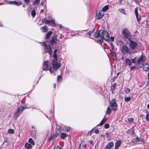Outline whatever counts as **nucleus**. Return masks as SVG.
<instances>
[{
  "mask_svg": "<svg viewBox=\"0 0 149 149\" xmlns=\"http://www.w3.org/2000/svg\"><path fill=\"white\" fill-rule=\"evenodd\" d=\"M131 141H132V142H133V143H134V142H135V139H132V140Z\"/></svg>",
  "mask_w": 149,
  "mask_h": 149,
  "instance_id": "58",
  "label": "nucleus"
},
{
  "mask_svg": "<svg viewBox=\"0 0 149 149\" xmlns=\"http://www.w3.org/2000/svg\"><path fill=\"white\" fill-rule=\"evenodd\" d=\"M57 40V39L56 37L54 36L53 37L51 40H50V43L52 45H53L54 43H55L56 42V41Z\"/></svg>",
  "mask_w": 149,
  "mask_h": 149,
  "instance_id": "16",
  "label": "nucleus"
},
{
  "mask_svg": "<svg viewBox=\"0 0 149 149\" xmlns=\"http://www.w3.org/2000/svg\"><path fill=\"white\" fill-rule=\"evenodd\" d=\"M28 141L33 145H35V142L31 138H29V139Z\"/></svg>",
  "mask_w": 149,
  "mask_h": 149,
  "instance_id": "31",
  "label": "nucleus"
},
{
  "mask_svg": "<svg viewBox=\"0 0 149 149\" xmlns=\"http://www.w3.org/2000/svg\"><path fill=\"white\" fill-rule=\"evenodd\" d=\"M40 0H35L34 1L33 5H34V4H36V5L39 4L40 3Z\"/></svg>",
  "mask_w": 149,
  "mask_h": 149,
  "instance_id": "37",
  "label": "nucleus"
},
{
  "mask_svg": "<svg viewBox=\"0 0 149 149\" xmlns=\"http://www.w3.org/2000/svg\"><path fill=\"white\" fill-rule=\"evenodd\" d=\"M7 142V140H5L4 141V142H3V143H6Z\"/></svg>",
  "mask_w": 149,
  "mask_h": 149,
  "instance_id": "59",
  "label": "nucleus"
},
{
  "mask_svg": "<svg viewBox=\"0 0 149 149\" xmlns=\"http://www.w3.org/2000/svg\"><path fill=\"white\" fill-rule=\"evenodd\" d=\"M54 88H55V87L56 86V84H54Z\"/></svg>",
  "mask_w": 149,
  "mask_h": 149,
  "instance_id": "61",
  "label": "nucleus"
},
{
  "mask_svg": "<svg viewBox=\"0 0 149 149\" xmlns=\"http://www.w3.org/2000/svg\"><path fill=\"white\" fill-rule=\"evenodd\" d=\"M121 144V142L120 141H117L115 143V149H117L119 147Z\"/></svg>",
  "mask_w": 149,
  "mask_h": 149,
  "instance_id": "21",
  "label": "nucleus"
},
{
  "mask_svg": "<svg viewBox=\"0 0 149 149\" xmlns=\"http://www.w3.org/2000/svg\"><path fill=\"white\" fill-rule=\"evenodd\" d=\"M52 33V31H49L47 33L46 36V38L47 39H49Z\"/></svg>",
  "mask_w": 149,
  "mask_h": 149,
  "instance_id": "23",
  "label": "nucleus"
},
{
  "mask_svg": "<svg viewBox=\"0 0 149 149\" xmlns=\"http://www.w3.org/2000/svg\"><path fill=\"white\" fill-rule=\"evenodd\" d=\"M135 68V66H132L130 68V70H132L133 69H134Z\"/></svg>",
  "mask_w": 149,
  "mask_h": 149,
  "instance_id": "54",
  "label": "nucleus"
},
{
  "mask_svg": "<svg viewBox=\"0 0 149 149\" xmlns=\"http://www.w3.org/2000/svg\"><path fill=\"white\" fill-rule=\"evenodd\" d=\"M111 40L112 42H113L114 41V37H111Z\"/></svg>",
  "mask_w": 149,
  "mask_h": 149,
  "instance_id": "56",
  "label": "nucleus"
},
{
  "mask_svg": "<svg viewBox=\"0 0 149 149\" xmlns=\"http://www.w3.org/2000/svg\"><path fill=\"white\" fill-rule=\"evenodd\" d=\"M140 139L138 137H137L135 139V142H138L140 140Z\"/></svg>",
  "mask_w": 149,
  "mask_h": 149,
  "instance_id": "46",
  "label": "nucleus"
},
{
  "mask_svg": "<svg viewBox=\"0 0 149 149\" xmlns=\"http://www.w3.org/2000/svg\"><path fill=\"white\" fill-rule=\"evenodd\" d=\"M42 11H43V10L42 9L41 10V12H42Z\"/></svg>",
  "mask_w": 149,
  "mask_h": 149,
  "instance_id": "64",
  "label": "nucleus"
},
{
  "mask_svg": "<svg viewBox=\"0 0 149 149\" xmlns=\"http://www.w3.org/2000/svg\"><path fill=\"white\" fill-rule=\"evenodd\" d=\"M8 133L10 134H13L14 133V130L13 129H10L8 130Z\"/></svg>",
  "mask_w": 149,
  "mask_h": 149,
  "instance_id": "34",
  "label": "nucleus"
},
{
  "mask_svg": "<svg viewBox=\"0 0 149 149\" xmlns=\"http://www.w3.org/2000/svg\"><path fill=\"white\" fill-rule=\"evenodd\" d=\"M57 51V49H55L54 50V54L53 55V57L54 58H57V56L56 54V53Z\"/></svg>",
  "mask_w": 149,
  "mask_h": 149,
  "instance_id": "36",
  "label": "nucleus"
},
{
  "mask_svg": "<svg viewBox=\"0 0 149 149\" xmlns=\"http://www.w3.org/2000/svg\"><path fill=\"white\" fill-rule=\"evenodd\" d=\"M25 146L26 148L29 149H31L32 147L30 144L28 143H27L25 144Z\"/></svg>",
  "mask_w": 149,
  "mask_h": 149,
  "instance_id": "25",
  "label": "nucleus"
},
{
  "mask_svg": "<svg viewBox=\"0 0 149 149\" xmlns=\"http://www.w3.org/2000/svg\"><path fill=\"white\" fill-rule=\"evenodd\" d=\"M94 36L95 38H97L100 42L102 41L103 39L108 42L110 41L108 33L103 30L96 31L94 34Z\"/></svg>",
  "mask_w": 149,
  "mask_h": 149,
  "instance_id": "1",
  "label": "nucleus"
},
{
  "mask_svg": "<svg viewBox=\"0 0 149 149\" xmlns=\"http://www.w3.org/2000/svg\"><path fill=\"white\" fill-rule=\"evenodd\" d=\"M43 46L44 48L45 52H47L49 53V54L51 55L52 53V50L50 45H47L45 42L43 44Z\"/></svg>",
  "mask_w": 149,
  "mask_h": 149,
  "instance_id": "7",
  "label": "nucleus"
},
{
  "mask_svg": "<svg viewBox=\"0 0 149 149\" xmlns=\"http://www.w3.org/2000/svg\"><path fill=\"white\" fill-rule=\"evenodd\" d=\"M57 58H54L53 60L52 65L54 69L55 70L58 69L61 67V64L60 63H58L57 61Z\"/></svg>",
  "mask_w": 149,
  "mask_h": 149,
  "instance_id": "6",
  "label": "nucleus"
},
{
  "mask_svg": "<svg viewBox=\"0 0 149 149\" xmlns=\"http://www.w3.org/2000/svg\"><path fill=\"white\" fill-rule=\"evenodd\" d=\"M114 143L113 142L109 143L105 147L104 149H111L113 146Z\"/></svg>",
  "mask_w": 149,
  "mask_h": 149,
  "instance_id": "14",
  "label": "nucleus"
},
{
  "mask_svg": "<svg viewBox=\"0 0 149 149\" xmlns=\"http://www.w3.org/2000/svg\"><path fill=\"white\" fill-rule=\"evenodd\" d=\"M44 21L45 24H48L49 25H50L53 26H57L59 27L60 29H61V26L60 25H58L57 26L56 24L54 19H52L51 20H49L47 19H44Z\"/></svg>",
  "mask_w": 149,
  "mask_h": 149,
  "instance_id": "5",
  "label": "nucleus"
},
{
  "mask_svg": "<svg viewBox=\"0 0 149 149\" xmlns=\"http://www.w3.org/2000/svg\"><path fill=\"white\" fill-rule=\"evenodd\" d=\"M135 14L136 16V17L137 21L139 23L141 18L140 17H139V18L138 17V11H137V8H136L135 10Z\"/></svg>",
  "mask_w": 149,
  "mask_h": 149,
  "instance_id": "17",
  "label": "nucleus"
},
{
  "mask_svg": "<svg viewBox=\"0 0 149 149\" xmlns=\"http://www.w3.org/2000/svg\"><path fill=\"white\" fill-rule=\"evenodd\" d=\"M49 72L51 74H52L53 75H55V73L54 72V71H52V68L50 67L49 68Z\"/></svg>",
  "mask_w": 149,
  "mask_h": 149,
  "instance_id": "38",
  "label": "nucleus"
},
{
  "mask_svg": "<svg viewBox=\"0 0 149 149\" xmlns=\"http://www.w3.org/2000/svg\"><path fill=\"white\" fill-rule=\"evenodd\" d=\"M8 4H14L17 6L20 5L22 3V2L20 1H19L17 2L15 1H9L8 2Z\"/></svg>",
  "mask_w": 149,
  "mask_h": 149,
  "instance_id": "11",
  "label": "nucleus"
},
{
  "mask_svg": "<svg viewBox=\"0 0 149 149\" xmlns=\"http://www.w3.org/2000/svg\"><path fill=\"white\" fill-rule=\"evenodd\" d=\"M94 130L92 129L90 131H89V132L91 133H91H93L94 131Z\"/></svg>",
  "mask_w": 149,
  "mask_h": 149,
  "instance_id": "55",
  "label": "nucleus"
},
{
  "mask_svg": "<svg viewBox=\"0 0 149 149\" xmlns=\"http://www.w3.org/2000/svg\"><path fill=\"white\" fill-rule=\"evenodd\" d=\"M50 113H52V110H50Z\"/></svg>",
  "mask_w": 149,
  "mask_h": 149,
  "instance_id": "63",
  "label": "nucleus"
},
{
  "mask_svg": "<svg viewBox=\"0 0 149 149\" xmlns=\"http://www.w3.org/2000/svg\"><path fill=\"white\" fill-rule=\"evenodd\" d=\"M36 134V131L35 130H32L31 133V136L33 138L35 137Z\"/></svg>",
  "mask_w": 149,
  "mask_h": 149,
  "instance_id": "27",
  "label": "nucleus"
},
{
  "mask_svg": "<svg viewBox=\"0 0 149 149\" xmlns=\"http://www.w3.org/2000/svg\"><path fill=\"white\" fill-rule=\"evenodd\" d=\"M145 118L147 121H149V115L148 113H147Z\"/></svg>",
  "mask_w": 149,
  "mask_h": 149,
  "instance_id": "42",
  "label": "nucleus"
},
{
  "mask_svg": "<svg viewBox=\"0 0 149 149\" xmlns=\"http://www.w3.org/2000/svg\"><path fill=\"white\" fill-rule=\"evenodd\" d=\"M131 99V98L130 97H125L124 98V100L126 102H128Z\"/></svg>",
  "mask_w": 149,
  "mask_h": 149,
  "instance_id": "30",
  "label": "nucleus"
},
{
  "mask_svg": "<svg viewBox=\"0 0 149 149\" xmlns=\"http://www.w3.org/2000/svg\"><path fill=\"white\" fill-rule=\"evenodd\" d=\"M145 56L143 55H141L137 60V63L139 65L142 64L145 60Z\"/></svg>",
  "mask_w": 149,
  "mask_h": 149,
  "instance_id": "12",
  "label": "nucleus"
},
{
  "mask_svg": "<svg viewBox=\"0 0 149 149\" xmlns=\"http://www.w3.org/2000/svg\"><path fill=\"white\" fill-rule=\"evenodd\" d=\"M133 120V119L132 118H129L128 119V120L129 122H132Z\"/></svg>",
  "mask_w": 149,
  "mask_h": 149,
  "instance_id": "48",
  "label": "nucleus"
},
{
  "mask_svg": "<svg viewBox=\"0 0 149 149\" xmlns=\"http://www.w3.org/2000/svg\"><path fill=\"white\" fill-rule=\"evenodd\" d=\"M56 149H63V148L59 146H57L56 147Z\"/></svg>",
  "mask_w": 149,
  "mask_h": 149,
  "instance_id": "52",
  "label": "nucleus"
},
{
  "mask_svg": "<svg viewBox=\"0 0 149 149\" xmlns=\"http://www.w3.org/2000/svg\"><path fill=\"white\" fill-rule=\"evenodd\" d=\"M122 33L123 34L125 38L130 39V33L129 31L127 28H125L123 29L122 31Z\"/></svg>",
  "mask_w": 149,
  "mask_h": 149,
  "instance_id": "9",
  "label": "nucleus"
},
{
  "mask_svg": "<svg viewBox=\"0 0 149 149\" xmlns=\"http://www.w3.org/2000/svg\"><path fill=\"white\" fill-rule=\"evenodd\" d=\"M121 58L123 61L124 60V57L123 56H122L121 57Z\"/></svg>",
  "mask_w": 149,
  "mask_h": 149,
  "instance_id": "60",
  "label": "nucleus"
},
{
  "mask_svg": "<svg viewBox=\"0 0 149 149\" xmlns=\"http://www.w3.org/2000/svg\"><path fill=\"white\" fill-rule=\"evenodd\" d=\"M26 106L27 105L25 104L21 105L19 108H18L17 111L14 114V118L16 119L23 112V111L24 109L26 108H26Z\"/></svg>",
  "mask_w": 149,
  "mask_h": 149,
  "instance_id": "2",
  "label": "nucleus"
},
{
  "mask_svg": "<svg viewBox=\"0 0 149 149\" xmlns=\"http://www.w3.org/2000/svg\"><path fill=\"white\" fill-rule=\"evenodd\" d=\"M143 69L145 71H147L149 70V65L147 63L145 64L143 66Z\"/></svg>",
  "mask_w": 149,
  "mask_h": 149,
  "instance_id": "20",
  "label": "nucleus"
},
{
  "mask_svg": "<svg viewBox=\"0 0 149 149\" xmlns=\"http://www.w3.org/2000/svg\"><path fill=\"white\" fill-rule=\"evenodd\" d=\"M86 147V145L83 143V142L81 141L79 149H85Z\"/></svg>",
  "mask_w": 149,
  "mask_h": 149,
  "instance_id": "18",
  "label": "nucleus"
},
{
  "mask_svg": "<svg viewBox=\"0 0 149 149\" xmlns=\"http://www.w3.org/2000/svg\"><path fill=\"white\" fill-rule=\"evenodd\" d=\"M110 45H111V48L113 49V48H114V45H113V44L112 43H110Z\"/></svg>",
  "mask_w": 149,
  "mask_h": 149,
  "instance_id": "51",
  "label": "nucleus"
},
{
  "mask_svg": "<svg viewBox=\"0 0 149 149\" xmlns=\"http://www.w3.org/2000/svg\"><path fill=\"white\" fill-rule=\"evenodd\" d=\"M45 3H46V1L45 0L42 1L41 2V4L42 6L45 4Z\"/></svg>",
  "mask_w": 149,
  "mask_h": 149,
  "instance_id": "49",
  "label": "nucleus"
},
{
  "mask_svg": "<svg viewBox=\"0 0 149 149\" xmlns=\"http://www.w3.org/2000/svg\"><path fill=\"white\" fill-rule=\"evenodd\" d=\"M148 81L149 82V71L148 73Z\"/></svg>",
  "mask_w": 149,
  "mask_h": 149,
  "instance_id": "57",
  "label": "nucleus"
},
{
  "mask_svg": "<svg viewBox=\"0 0 149 149\" xmlns=\"http://www.w3.org/2000/svg\"><path fill=\"white\" fill-rule=\"evenodd\" d=\"M47 27L46 26H44L40 28V29L43 32H45L47 31Z\"/></svg>",
  "mask_w": 149,
  "mask_h": 149,
  "instance_id": "19",
  "label": "nucleus"
},
{
  "mask_svg": "<svg viewBox=\"0 0 149 149\" xmlns=\"http://www.w3.org/2000/svg\"><path fill=\"white\" fill-rule=\"evenodd\" d=\"M99 131L98 130V129H97L95 130V133L96 134H98L99 133Z\"/></svg>",
  "mask_w": 149,
  "mask_h": 149,
  "instance_id": "50",
  "label": "nucleus"
},
{
  "mask_svg": "<svg viewBox=\"0 0 149 149\" xmlns=\"http://www.w3.org/2000/svg\"><path fill=\"white\" fill-rule=\"evenodd\" d=\"M121 51L123 54L128 53L130 54H133L136 52V51H133L131 50L127 45H124L122 46Z\"/></svg>",
  "mask_w": 149,
  "mask_h": 149,
  "instance_id": "4",
  "label": "nucleus"
},
{
  "mask_svg": "<svg viewBox=\"0 0 149 149\" xmlns=\"http://www.w3.org/2000/svg\"><path fill=\"white\" fill-rule=\"evenodd\" d=\"M119 12H120V13H123L124 14H125V9L121 8V9H119Z\"/></svg>",
  "mask_w": 149,
  "mask_h": 149,
  "instance_id": "40",
  "label": "nucleus"
},
{
  "mask_svg": "<svg viewBox=\"0 0 149 149\" xmlns=\"http://www.w3.org/2000/svg\"><path fill=\"white\" fill-rule=\"evenodd\" d=\"M104 128L106 129H108L109 128V125L108 124H106L104 125Z\"/></svg>",
  "mask_w": 149,
  "mask_h": 149,
  "instance_id": "45",
  "label": "nucleus"
},
{
  "mask_svg": "<svg viewBox=\"0 0 149 149\" xmlns=\"http://www.w3.org/2000/svg\"><path fill=\"white\" fill-rule=\"evenodd\" d=\"M30 1V0H24V2L26 4H27L28 5V3Z\"/></svg>",
  "mask_w": 149,
  "mask_h": 149,
  "instance_id": "47",
  "label": "nucleus"
},
{
  "mask_svg": "<svg viewBox=\"0 0 149 149\" xmlns=\"http://www.w3.org/2000/svg\"><path fill=\"white\" fill-rule=\"evenodd\" d=\"M48 61H45L43 63L42 69L43 70H49Z\"/></svg>",
  "mask_w": 149,
  "mask_h": 149,
  "instance_id": "13",
  "label": "nucleus"
},
{
  "mask_svg": "<svg viewBox=\"0 0 149 149\" xmlns=\"http://www.w3.org/2000/svg\"><path fill=\"white\" fill-rule=\"evenodd\" d=\"M23 7H25V5H23Z\"/></svg>",
  "mask_w": 149,
  "mask_h": 149,
  "instance_id": "62",
  "label": "nucleus"
},
{
  "mask_svg": "<svg viewBox=\"0 0 149 149\" xmlns=\"http://www.w3.org/2000/svg\"><path fill=\"white\" fill-rule=\"evenodd\" d=\"M57 80L58 81L60 82L62 81V77L61 76H58L57 77Z\"/></svg>",
  "mask_w": 149,
  "mask_h": 149,
  "instance_id": "41",
  "label": "nucleus"
},
{
  "mask_svg": "<svg viewBox=\"0 0 149 149\" xmlns=\"http://www.w3.org/2000/svg\"><path fill=\"white\" fill-rule=\"evenodd\" d=\"M111 112V108L109 107H107V110L106 113L107 114H110Z\"/></svg>",
  "mask_w": 149,
  "mask_h": 149,
  "instance_id": "28",
  "label": "nucleus"
},
{
  "mask_svg": "<svg viewBox=\"0 0 149 149\" xmlns=\"http://www.w3.org/2000/svg\"><path fill=\"white\" fill-rule=\"evenodd\" d=\"M116 83H114L112 85L111 87V90L112 91L114 90L116 87Z\"/></svg>",
  "mask_w": 149,
  "mask_h": 149,
  "instance_id": "35",
  "label": "nucleus"
},
{
  "mask_svg": "<svg viewBox=\"0 0 149 149\" xmlns=\"http://www.w3.org/2000/svg\"><path fill=\"white\" fill-rule=\"evenodd\" d=\"M108 8V6L107 5H106L102 8V10H101L103 12L106 11L107 10Z\"/></svg>",
  "mask_w": 149,
  "mask_h": 149,
  "instance_id": "26",
  "label": "nucleus"
},
{
  "mask_svg": "<svg viewBox=\"0 0 149 149\" xmlns=\"http://www.w3.org/2000/svg\"><path fill=\"white\" fill-rule=\"evenodd\" d=\"M110 105L113 110L115 111L117 109L118 105L115 99H113L111 100Z\"/></svg>",
  "mask_w": 149,
  "mask_h": 149,
  "instance_id": "8",
  "label": "nucleus"
},
{
  "mask_svg": "<svg viewBox=\"0 0 149 149\" xmlns=\"http://www.w3.org/2000/svg\"><path fill=\"white\" fill-rule=\"evenodd\" d=\"M129 42L128 43V46L131 49V50L132 51H135L137 48L138 44L135 41H133L130 39H129Z\"/></svg>",
  "mask_w": 149,
  "mask_h": 149,
  "instance_id": "3",
  "label": "nucleus"
},
{
  "mask_svg": "<svg viewBox=\"0 0 149 149\" xmlns=\"http://www.w3.org/2000/svg\"><path fill=\"white\" fill-rule=\"evenodd\" d=\"M94 31L93 30L90 31L88 33L86 34L87 36H88L89 37H90V36L94 32Z\"/></svg>",
  "mask_w": 149,
  "mask_h": 149,
  "instance_id": "32",
  "label": "nucleus"
},
{
  "mask_svg": "<svg viewBox=\"0 0 149 149\" xmlns=\"http://www.w3.org/2000/svg\"><path fill=\"white\" fill-rule=\"evenodd\" d=\"M130 89L128 88H126L125 89V92L127 94L129 93L130 92Z\"/></svg>",
  "mask_w": 149,
  "mask_h": 149,
  "instance_id": "39",
  "label": "nucleus"
},
{
  "mask_svg": "<svg viewBox=\"0 0 149 149\" xmlns=\"http://www.w3.org/2000/svg\"><path fill=\"white\" fill-rule=\"evenodd\" d=\"M65 130L68 132L71 129L70 127H69L65 126Z\"/></svg>",
  "mask_w": 149,
  "mask_h": 149,
  "instance_id": "43",
  "label": "nucleus"
},
{
  "mask_svg": "<svg viewBox=\"0 0 149 149\" xmlns=\"http://www.w3.org/2000/svg\"><path fill=\"white\" fill-rule=\"evenodd\" d=\"M107 119L106 118H105L102 119L100 124L98 125V126H100L102 125L106 121Z\"/></svg>",
  "mask_w": 149,
  "mask_h": 149,
  "instance_id": "24",
  "label": "nucleus"
},
{
  "mask_svg": "<svg viewBox=\"0 0 149 149\" xmlns=\"http://www.w3.org/2000/svg\"><path fill=\"white\" fill-rule=\"evenodd\" d=\"M132 62L128 58H126L125 60V65L126 66H130L131 65Z\"/></svg>",
  "mask_w": 149,
  "mask_h": 149,
  "instance_id": "15",
  "label": "nucleus"
},
{
  "mask_svg": "<svg viewBox=\"0 0 149 149\" xmlns=\"http://www.w3.org/2000/svg\"><path fill=\"white\" fill-rule=\"evenodd\" d=\"M68 135L64 133H62L61 134L60 136L62 139H64L65 137L68 136Z\"/></svg>",
  "mask_w": 149,
  "mask_h": 149,
  "instance_id": "22",
  "label": "nucleus"
},
{
  "mask_svg": "<svg viewBox=\"0 0 149 149\" xmlns=\"http://www.w3.org/2000/svg\"><path fill=\"white\" fill-rule=\"evenodd\" d=\"M104 13L101 10L97 11L96 14V17L97 19H99L102 18Z\"/></svg>",
  "mask_w": 149,
  "mask_h": 149,
  "instance_id": "10",
  "label": "nucleus"
},
{
  "mask_svg": "<svg viewBox=\"0 0 149 149\" xmlns=\"http://www.w3.org/2000/svg\"><path fill=\"white\" fill-rule=\"evenodd\" d=\"M58 136V134H55L53 135L52 136H51L49 139V140H52L55 138L56 137H57Z\"/></svg>",
  "mask_w": 149,
  "mask_h": 149,
  "instance_id": "29",
  "label": "nucleus"
},
{
  "mask_svg": "<svg viewBox=\"0 0 149 149\" xmlns=\"http://www.w3.org/2000/svg\"><path fill=\"white\" fill-rule=\"evenodd\" d=\"M136 59V57L132 59V61L133 63H135V60Z\"/></svg>",
  "mask_w": 149,
  "mask_h": 149,
  "instance_id": "53",
  "label": "nucleus"
},
{
  "mask_svg": "<svg viewBox=\"0 0 149 149\" xmlns=\"http://www.w3.org/2000/svg\"><path fill=\"white\" fill-rule=\"evenodd\" d=\"M31 15L33 17H34L36 15V11L34 10H33L31 11Z\"/></svg>",
  "mask_w": 149,
  "mask_h": 149,
  "instance_id": "33",
  "label": "nucleus"
},
{
  "mask_svg": "<svg viewBox=\"0 0 149 149\" xmlns=\"http://www.w3.org/2000/svg\"><path fill=\"white\" fill-rule=\"evenodd\" d=\"M125 0H120V5H123L125 3Z\"/></svg>",
  "mask_w": 149,
  "mask_h": 149,
  "instance_id": "44",
  "label": "nucleus"
}]
</instances>
